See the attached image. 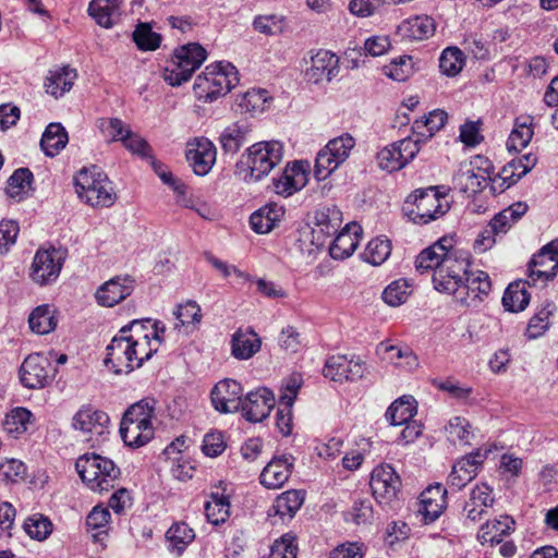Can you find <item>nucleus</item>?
<instances>
[{
    "label": "nucleus",
    "mask_w": 558,
    "mask_h": 558,
    "mask_svg": "<svg viewBox=\"0 0 558 558\" xmlns=\"http://www.w3.org/2000/svg\"><path fill=\"white\" fill-rule=\"evenodd\" d=\"M83 483L93 492L102 493L116 487L121 471L116 463L97 453H86L75 463Z\"/></svg>",
    "instance_id": "1"
},
{
    "label": "nucleus",
    "mask_w": 558,
    "mask_h": 558,
    "mask_svg": "<svg viewBox=\"0 0 558 558\" xmlns=\"http://www.w3.org/2000/svg\"><path fill=\"white\" fill-rule=\"evenodd\" d=\"M239 83L238 71L231 63L219 62L206 66L194 82V93L199 100L214 101L229 93Z\"/></svg>",
    "instance_id": "2"
},
{
    "label": "nucleus",
    "mask_w": 558,
    "mask_h": 558,
    "mask_svg": "<svg viewBox=\"0 0 558 558\" xmlns=\"http://www.w3.org/2000/svg\"><path fill=\"white\" fill-rule=\"evenodd\" d=\"M75 187L78 197L92 207H110L117 199L112 182L97 167L82 169L75 177Z\"/></svg>",
    "instance_id": "3"
},
{
    "label": "nucleus",
    "mask_w": 558,
    "mask_h": 558,
    "mask_svg": "<svg viewBox=\"0 0 558 558\" xmlns=\"http://www.w3.org/2000/svg\"><path fill=\"white\" fill-rule=\"evenodd\" d=\"M449 204L435 186L416 190L405 201L404 211L416 225H426L445 215Z\"/></svg>",
    "instance_id": "4"
},
{
    "label": "nucleus",
    "mask_w": 558,
    "mask_h": 558,
    "mask_svg": "<svg viewBox=\"0 0 558 558\" xmlns=\"http://www.w3.org/2000/svg\"><path fill=\"white\" fill-rule=\"evenodd\" d=\"M207 58L206 50L196 43L187 44L175 49L174 54L163 72V78L172 86H179L189 81L193 73Z\"/></svg>",
    "instance_id": "5"
},
{
    "label": "nucleus",
    "mask_w": 558,
    "mask_h": 558,
    "mask_svg": "<svg viewBox=\"0 0 558 558\" xmlns=\"http://www.w3.org/2000/svg\"><path fill=\"white\" fill-rule=\"evenodd\" d=\"M469 267L471 264L468 254L454 250L433 274L435 290L452 295L457 301V294L468 275Z\"/></svg>",
    "instance_id": "6"
},
{
    "label": "nucleus",
    "mask_w": 558,
    "mask_h": 558,
    "mask_svg": "<svg viewBox=\"0 0 558 558\" xmlns=\"http://www.w3.org/2000/svg\"><path fill=\"white\" fill-rule=\"evenodd\" d=\"M66 256V251L61 247H39L29 269L31 279L41 287L52 284L58 280Z\"/></svg>",
    "instance_id": "7"
},
{
    "label": "nucleus",
    "mask_w": 558,
    "mask_h": 558,
    "mask_svg": "<svg viewBox=\"0 0 558 558\" xmlns=\"http://www.w3.org/2000/svg\"><path fill=\"white\" fill-rule=\"evenodd\" d=\"M49 354L35 352L28 354L19 368L21 385L27 389H44L54 379L57 369Z\"/></svg>",
    "instance_id": "8"
},
{
    "label": "nucleus",
    "mask_w": 558,
    "mask_h": 558,
    "mask_svg": "<svg viewBox=\"0 0 558 558\" xmlns=\"http://www.w3.org/2000/svg\"><path fill=\"white\" fill-rule=\"evenodd\" d=\"M283 145L278 141L259 142L247 149L250 173L244 180L258 181L267 175L282 159Z\"/></svg>",
    "instance_id": "9"
},
{
    "label": "nucleus",
    "mask_w": 558,
    "mask_h": 558,
    "mask_svg": "<svg viewBox=\"0 0 558 558\" xmlns=\"http://www.w3.org/2000/svg\"><path fill=\"white\" fill-rule=\"evenodd\" d=\"M354 146L355 140L348 133L330 140L316 156L314 169L315 177L318 180L327 179L348 159Z\"/></svg>",
    "instance_id": "10"
},
{
    "label": "nucleus",
    "mask_w": 558,
    "mask_h": 558,
    "mask_svg": "<svg viewBox=\"0 0 558 558\" xmlns=\"http://www.w3.org/2000/svg\"><path fill=\"white\" fill-rule=\"evenodd\" d=\"M489 167L488 160L481 156H477L474 161L460 165L452 178L453 189L468 196L481 192L489 179Z\"/></svg>",
    "instance_id": "11"
},
{
    "label": "nucleus",
    "mask_w": 558,
    "mask_h": 558,
    "mask_svg": "<svg viewBox=\"0 0 558 558\" xmlns=\"http://www.w3.org/2000/svg\"><path fill=\"white\" fill-rule=\"evenodd\" d=\"M106 350L104 362L114 374H129L138 368V364L135 363V350L132 342L126 339V328L120 329Z\"/></svg>",
    "instance_id": "12"
},
{
    "label": "nucleus",
    "mask_w": 558,
    "mask_h": 558,
    "mask_svg": "<svg viewBox=\"0 0 558 558\" xmlns=\"http://www.w3.org/2000/svg\"><path fill=\"white\" fill-rule=\"evenodd\" d=\"M490 291L492 281L488 274L469 267L456 302L465 307H477Z\"/></svg>",
    "instance_id": "13"
},
{
    "label": "nucleus",
    "mask_w": 558,
    "mask_h": 558,
    "mask_svg": "<svg viewBox=\"0 0 558 558\" xmlns=\"http://www.w3.org/2000/svg\"><path fill=\"white\" fill-rule=\"evenodd\" d=\"M529 280L533 284H545L558 271V241H551L534 254L527 266Z\"/></svg>",
    "instance_id": "14"
},
{
    "label": "nucleus",
    "mask_w": 558,
    "mask_h": 558,
    "mask_svg": "<svg viewBox=\"0 0 558 558\" xmlns=\"http://www.w3.org/2000/svg\"><path fill=\"white\" fill-rule=\"evenodd\" d=\"M369 485L374 498L379 504L388 505L397 499L401 478L390 464H380L373 470Z\"/></svg>",
    "instance_id": "15"
},
{
    "label": "nucleus",
    "mask_w": 558,
    "mask_h": 558,
    "mask_svg": "<svg viewBox=\"0 0 558 558\" xmlns=\"http://www.w3.org/2000/svg\"><path fill=\"white\" fill-rule=\"evenodd\" d=\"M365 362L355 355L350 359L347 355H332L325 362L324 376L333 381H355L364 376Z\"/></svg>",
    "instance_id": "16"
},
{
    "label": "nucleus",
    "mask_w": 558,
    "mask_h": 558,
    "mask_svg": "<svg viewBox=\"0 0 558 558\" xmlns=\"http://www.w3.org/2000/svg\"><path fill=\"white\" fill-rule=\"evenodd\" d=\"M489 450L476 449L475 451L459 459L452 466L448 476L447 484L454 490L462 489L478 473L484 461L487 459Z\"/></svg>",
    "instance_id": "17"
},
{
    "label": "nucleus",
    "mask_w": 558,
    "mask_h": 558,
    "mask_svg": "<svg viewBox=\"0 0 558 558\" xmlns=\"http://www.w3.org/2000/svg\"><path fill=\"white\" fill-rule=\"evenodd\" d=\"M217 149L206 137H196L187 143L186 159L197 175L207 174L216 162Z\"/></svg>",
    "instance_id": "18"
},
{
    "label": "nucleus",
    "mask_w": 558,
    "mask_h": 558,
    "mask_svg": "<svg viewBox=\"0 0 558 558\" xmlns=\"http://www.w3.org/2000/svg\"><path fill=\"white\" fill-rule=\"evenodd\" d=\"M340 73V58L329 51L320 49L311 58V66L305 75L310 82L315 84L324 81L331 82Z\"/></svg>",
    "instance_id": "19"
},
{
    "label": "nucleus",
    "mask_w": 558,
    "mask_h": 558,
    "mask_svg": "<svg viewBox=\"0 0 558 558\" xmlns=\"http://www.w3.org/2000/svg\"><path fill=\"white\" fill-rule=\"evenodd\" d=\"M275 405L274 393L260 387L250 391L240 407L242 415L250 422H262L266 418Z\"/></svg>",
    "instance_id": "20"
},
{
    "label": "nucleus",
    "mask_w": 558,
    "mask_h": 558,
    "mask_svg": "<svg viewBox=\"0 0 558 558\" xmlns=\"http://www.w3.org/2000/svg\"><path fill=\"white\" fill-rule=\"evenodd\" d=\"M210 397L217 411L221 413L236 412L242 404V386L234 379H223L215 385Z\"/></svg>",
    "instance_id": "21"
},
{
    "label": "nucleus",
    "mask_w": 558,
    "mask_h": 558,
    "mask_svg": "<svg viewBox=\"0 0 558 558\" xmlns=\"http://www.w3.org/2000/svg\"><path fill=\"white\" fill-rule=\"evenodd\" d=\"M134 290V279L130 276H117L102 283L95 298L99 305L112 307L125 300Z\"/></svg>",
    "instance_id": "22"
},
{
    "label": "nucleus",
    "mask_w": 558,
    "mask_h": 558,
    "mask_svg": "<svg viewBox=\"0 0 558 558\" xmlns=\"http://www.w3.org/2000/svg\"><path fill=\"white\" fill-rule=\"evenodd\" d=\"M293 460L290 454L274 457L259 475L260 484L269 489L282 487L292 473Z\"/></svg>",
    "instance_id": "23"
},
{
    "label": "nucleus",
    "mask_w": 558,
    "mask_h": 558,
    "mask_svg": "<svg viewBox=\"0 0 558 558\" xmlns=\"http://www.w3.org/2000/svg\"><path fill=\"white\" fill-rule=\"evenodd\" d=\"M109 416L104 411L90 405L82 407L72 418V427L84 435H102L109 424Z\"/></svg>",
    "instance_id": "24"
},
{
    "label": "nucleus",
    "mask_w": 558,
    "mask_h": 558,
    "mask_svg": "<svg viewBox=\"0 0 558 558\" xmlns=\"http://www.w3.org/2000/svg\"><path fill=\"white\" fill-rule=\"evenodd\" d=\"M447 490L440 485L436 484L427 487L420 496V509L425 522H434L447 506Z\"/></svg>",
    "instance_id": "25"
},
{
    "label": "nucleus",
    "mask_w": 558,
    "mask_h": 558,
    "mask_svg": "<svg viewBox=\"0 0 558 558\" xmlns=\"http://www.w3.org/2000/svg\"><path fill=\"white\" fill-rule=\"evenodd\" d=\"M454 250L451 247L450 242L446 238H441L430 246L424 248L415 259V268L421 274L429 270H436L442 264L445 258L450 255Z\"/></svg>",
    "instance_id": "26"
},
{
    "label": "nucleus",
    "mask_w": 558,
    "mask_h": 558,
    "mask_svg": "<svg viewBox=\"0 0 558 558\" xmlns=\"http://www.w3.org/2000/svg\"><path fill=\"white\" fill-rule=\"evenodd\" d=\"M361 226L349 223L339 232L329 246V254L333 259L350 257L359 246Z\"/></svg>",
    "instance_id": "27"
},
{
    "label": "nucleus",
    "mask_w": 558,
    "mask_h": 558,
    "mask_svg": "<svg viewBox=\"0 0 558 558\" xmlns=\"http://www.w3.org/2000/svg\"><path fill=\"white\" fill-rule=\"evenodd\" d=\"M76 77V70L69 65L50 69L44 82L45 90L58 99L71 90Z\"/></svg>",
    "instance_id": "28"
},
{
    "label": "nucleus",
    "mask_w": 558,
    "mask_h": 558,
    "mask_svg": "<svg viewBox=\"0 0 558 558\" xmlns=\"http://www.w3.org/2000/svg\"><path fill=\"white\" fill-rule=\"evenodd\" d=\"M306 172L300 162L287 166L283 172L274 179L275 192L282 196H290L306 184Z\"/></svg>",
    "instance_id": "29"
},
{
    "label": "nucleus",
    "mask_w": 558,
    "mask_h": 558,
    "mask_svg": "<svg viewBox=\"0 0 558 558\" xmlns=\"http://www.w3.org/2000/svg\"><path fill=\"white\" fill-rule=\"evenodd\" d=\"M122 3L123 0H92L88 13L98 25L110 28L120 19Z\"/></svg>",
    "instance_id": "30"
},
{
    "label": "nucleus",
    "mask_w": 558,
    "mask_h": 558,
    "mask_svg": "<svg viewBox=\"0 0 558 558\" xmlns=\"http://www.w3.org/2000/svg\"><path fill=\"white\" fill-rule=\"evenodd\" d=\"M259 336L251 328L238 329L231 338V353L238 360H248L260 349Z\"/></svg>",
    "instance_id": "31"
},
{
    "label": "nucleus",
    "mask_w": 558,
    "mask_h": 558,
    "mask_svg": "<svg viewBox=\"0 0 558 558\" xmlns=\"http://www.w3.org/2000/svg\"><path fill=\"white\" fill-rule=\"evenodd\" d=\"M514 530V520L508 515H501L499 519L487 521L478 531L477 539L482 545L500 544L502 538Z\"/></svg>",
    "instance_id": "32"
},
{
    "label": "nucleus",
    "mask_w": 558,
    "mask_h": 558,
    "mask_svg": "<svg viewBox=\"0 0 558 558\" xmlns=\"http://www.w3.org/2000/svg\"><path fill=\"white\" fill-rule=\"evenodd\" d=\"M436 31L435 21L428 15H417L404 20L398 27L403 38L411 40H424L434 35Z\"/></svg>",
    "instance_id": "33"
},
{
    "label": "nucleus",
    "mask_w": 558,
    "mask_h": 558,
    "mask_svg": "<svg viewBox=\"0 0 558 558\" xmlns=\"http://www.w3.org/2000/svg\"><path fill=\"white\" fill-rule=\"evenodd\" d=\"M534 118L522 114L515 118L513 129L507 140L509 151H520L525 148L534 135Z\"/></svg>",
    "instance_id": "34"
},
{
    "label": "nucleus",
    "mask_w": 558,
    "mask_h": 558,
    "mask_svg": "<svg viewBox=\"0 0 558 558\" xmlns=\"http://www.w3.org/2000/svg\"><path fill=\"white\" fill-rule=\"evenodd\" d=\"M448 119L446 111L441 109H435L428 114H424L421 119H416L412 124V132L414 136L427 142L438 131H440Z\"/></svg>",
    "instance_id": "35"
},
{
    "label": "nucleus",
    "mask_w": 558,
    "mask_h": 558,
    "mask_svg": "<svg viewBox=\"0 0 558 558\" xmlns=\"http://www.w3.org/2000/svg\"><path fill=\"white\" fill-rule=\"evenodd\" d=\"M250 132V125L243 121H238L227 126L219 137L222 150L230 155L236 154L246 143Z\"/></svg>",
    "instance_id": "36"
},
{
    "label": "nucleus",
    "mask_w": 558,
    "mask_h": 558,
    "mask_svg": "<svg viewBox=\"0 0 558 558\" xmlns=\"http://www.w3.org/2000/svg\"><path fill=\"white\" fill-rule=\"evenodd\" d=\"M283 215V207L277 204H268L251 215V228L256 233H268L275 228L276 223L280 221Z\"/></svg>",
    "instance_id": "37"
},
{
    "label": "nucleus",
    "mask_w": 558,
    "mask_h": 558,
    "mask_svg": "<svg viewBox=\"0 0 558 558\" xmlns=\"http://www.w3.org/2000/svg\"><path fill=\"white\" fill-rule=\"evenodd\" d=\"M303 501V492L296 489L287 490L276 498L269 510V515H278L281 520L291 519L301 508Z\"/></svg>",
    "instance_id": "38"
},
{
    "label": "nucleus",
    "mask_w": 558,
    "mask_h": 558,
    "mask_svg": "<svg viewBox=\"0 0 558 558\" xmlns=\"http://www.w3.org/2000/svg\"><path fill=\"white\" fill-rule=\"evenodd\" d=\"M34 422L35 417L28 409L16 407L7 413L2 426L8 435L17 438L26 433Z\"/></svg>",
    "instance_id": "39"
},
{
    "label": "nucleus",
    "mask_w": 558,
    "mask_h": 558,
    "mask_svg": "<svg viewBox=\"0 0 558 558\" xmlns=\"http://www.w3.org/2000/svg\"><path fill=\"white\" fill-rule=\"evenodd\" d=\"M417 412L416 401L411 396H403L393 401L386 411V418L391 425L412 422Z\"/></svg>",
    "instance_id": "40"
},
{
    "label": "nucleus",
    "mask_w": 558,
    "mask_h": 558,
    "mask_svg": "<svg viewBox=\"0 0 558 558\" xmlns=\"http://www.w3.org/2000/svg\"><path fill=\"white\" fill-rule=\"evenodd\" d=\"M529 284L530 281L518 280L508 286L502 296L505 310L518 313L529 305L531 299L526 289Z\"/></svg>",
    "instance_id": "41"
},
{
    "label": "nucleus",
    "mask_w": 558,
    "mask_h": 558,
    "mask_svg": "<svg viewBox=\"0 0 558 558\" xmlns=\"http://www.w3.org/2000/svg\"><path fill=\"white\" fill-rule=\"evenodd\" d=\"M527 205L518 202L501 210L489 221L488 226L498 234L507 233L511 227L527 211Z\"/></svg>",
    "instance_id": "42"
},
{
    "label": "nucleus",
    "mask_w": 558,
    "mask_h": 558,
    "mask_svg": "<svg viewBox=\"0 0 558 558\" xmlns=\"http://www.w3.org/2000/svg\"><path fill=\"white\" fill-rule=\"evenodd\" d=\"M314 233L331 236L336 234L342 222V214L336 206L323 207L315 211Z\"/></svg>",
    "instance_id": "43"
},
{
    "label": "nucleus",
    "mask_w": 558,
    "mask_h": 558,
    "mask_svg": "<svg viewBox=\"0 0 558 558\" xmlns=\"http://www.w3.org/2000/svg\"><path fill=\"white\" fill-rule=\"evenodd\" d=\"M69 141L61 123H50L40 140V146L47 156L53 157L62 150Z\"/></svg>",
    "instance_id": "44"
},
{
    "label": "nucleus",
    "mask_w": 558,
    "mask_h": 558,
    "mask_svg": "<svg viewBox=\"0 0 558 558\" xmlns=\"http://www.w3.org/2000/svg\"><path fill=\"white\" fill-rule=\"evenodd\" d=\"M29 328L37 335H47L57 327L54 308L49 304H43L32 311L28 316Z\"/></svg>",
    "instance_id": "45"
},
{
    "label": "nucleus",
    "mask_w": 558,
    "mask_h": 558,
    "mask_svg": "<svg viewBox=\"0 0 558 558\" xmlns=\"http://www.w3.org/2000/svg\"><path fill=\"white\" fill-rule=\"evenodd\" d=\"M126 328V339L129 341H137L140 338L153 339L155 342L161 343V335L165 332V327H158L157 322L151 319L133 320L131 324L123 326Z\"/></svg>",
    "instance_id": "46"
},
{
    "label": "nucleus",
    "mask_w": 558,
    "mask_h": 558,
    "mask_svg": "<svg viewBox=\"0 0 558 558\" xmlns=\"http://www.w3.org/2000/svg\"><path fill=\"white\" fill-rule=\"evenodd\" d=\"M156 400L153 398H144L141 401L132 404L123 417L126 421H132L135 424L144 426L146 429H154L151 418L155 415Z\"/></svg>",
    "instance_id": "47"
},
{
    "label": "nucleus",
    "mask_w": 558,
    "mask_h": 558,
    "mask_svg": "<svg viewBox=\"0 0 558 558\" xmlns=\"http://www.w3.org/2000/svg\"><path fill=\"white\" fill-rule=\"evenodd\" d=\"M207 520L214 525H219L227 521L230 515L229 498L220 493H211L209 499L204 505Z\"/></svg>",
    "instance_id": "48"
},
{
    "label": "nucleus",
    "mask_w": 558,
    "mask_h": 558,
    "mask_svg": "<svg viewBox=\"0 0 558 558\" xmlns=\"http://www.w3.org/2000/svg\"><path fill=\"white\" fill-rule=\"evenodd\" d=\"M120 434L124 444L132 448H138L146 445L154 436V429H146L142 425L122 417L120 424Z\"/></svg>",
    "instance_id": "49"
},
{
    "label": "nucleus",
    "mask_w": 558,
    "mask_h": 558,
    "mask_svg": "<svg viewBox=\"0 0 558 558\" xmlns=\"http://www.w3.org/2000/svg\"><path fill=\"white\" fill-rule=\"evenodd\" d=\"M166 536L170 549L181 555L185 547L194 539L195 533L185 522H178L170 526Z\"/></svg>",
    "instance_id": "50"
},
{
    "label": "nucleus",
    "mask_w": 558,
    "mask_h": 558,
    "mask_svg": "<svg viewBox=\"0 0 558 558\" xmlns=\"http://www.w3.org/2000/svg\"><path fill=\"white\" fill-rule=\"evenodd\" d=\"M465 65L464 53L458 47H448L439 58L440 72L447 76L458 75Z\"/></svg>",
    "instance_id": "51"
},
{
    "label": "nucleus",
    "mask_w": 558,
    "mask_h": 558,
    "mask_svg": "<svg viewBox=\"0 0 558 558\" xmlns=\"http://www.w3.org/2000/svg\"><path fill=\"white\" fill-rule=\"evenodd\" d=\"M554 308L551 303H547L531 317L525 330V336L529 339H536L545 333L549 328Z\"/></svg>",
    "instance_id": "52"
},
{
    "label": "nucleus",
    "mask_w": 558,
    "mask_h": 558,
    "mask_svg": "<svg viewBox=\"0 0 558 558\" xmlns=\"http://www.w3.org/2000/svg\"><path fill=\"white\" fill-rule=\"evenodd\" d=\"M391 254V243L385 238H375L371 240L363 252V259L371 265L379 266Z\"/></svg>",
    "instance_id": "53"
},
{
    "label": "nucleus",
    "mask_w": 558,
    "mask_h": 558,
    "mask_svg": "<svg viewBox=\"0 0 558 558\" xmlns=\"http://www.w3.org/2000/svg\"><path fill=\"white\" fill-rule=\"evenodd\" d=\"M23 529L29 537L44 541L51 534L52 523L41 513H35L24 521Z\"/></svg>",
    "instance_id": "54"
},
{
    "label": "nucleus",
    "mask_w": 558,
    "mask_h": 558,
    "mask_svg": "<svg viewBox=\"0 0 558 558\" xmlns=\"http://www.w3.org/2000/svg\"><path fill=\"white\" fill-rule=\"evenodd\" d=\"M269 96L267 90L253 88L241 96L238 101V106L242 112L254 114L264 111Z\"/></svg>",
    "instance_id": "55"
},
{
    "label": "nucleus",
    "mask_w": 558,
    "mask_h": 558,
    "mask_svg": "<svg viewBox=\"0 0 558 558\" xmlns=\"http://www.w3.org/2000/svg\"><path fill=\"white\" fill-rule=\"evenodd\" d=\"M33 173L27 168H20L8 180L7 193L10 197L22 198L31 187Z\"/></svg>",
    "instance_id": "56"
},
{
    "label": "nucleus",
    "mask_w": 558,
    "mask_h": 558,
    "mask_svg": "<svg viewBox=\"0 0 558 558\" xmlns=\"http://www.w3.org/2000/svg\"><path fill=\"white\" fill-rule=\"evenodd\" d=\"M253 27L260 34L276 36L284 32L286 19L278 14L258 15L253 21Z\"/></svg>",
    "instance_id": "57"
},
{
    "label": "nucleus",
    "mask_w": 558,
    "mask_h": 558,
    "mask_svg": "<svg viewBox=\"0 0 558 558\" xmlns=\"http://www.w3.org/2000/svg\"><path fill=\"white\" fill-rule=\"evenodd\" d=\"M133 41L140 50H156L160 46L161 37L153 32L148 23H140L132 34Z\"/></svg>",
    "instance_id": "58"
},
{
    "label": "nucleus",
    "mask_w": 558,
    "mask_h": 558,
    "mask_svg": "<svg viewBox=\"0 0 558 558\" xmlns=\"http://www.w3.org/2000/svg\"><path fill=\"white\" fill-rule=\"evenodd\" d=\"M412 290L405 279L392 281L383 292V300L390 306H399L410 296Z\"/></svg>",
    "instance_id": "59"
},
{
    "label": "nucleus",
    "mask_w": 558,
    "mask_h": 558,
    "mask_svg": "<svg viewBox=\"0 0 558 558\" xmlns=\"http://www.w3.org/2000/svg\"><path fill=\"white\" fill-rule=\"evenodd\" d=\"M173 315L178 322L175 323V328L198 324L202 319L201 307L195 301H186L184 304H179Z\"/></svg>",
    "instance_id": "60"
},
{
    "label": "nucleus",
    "mask_w": 558,
    "mask_h": 558,
    "mask_svg": "<svg viewBox=\"0 0 558 558\" xmlns=\"http://www.w3.org/2000/svg\"><path fill=\"white\" fill-rule=\"evenodd\" d=\"M298 550L295 536L287 533L275 541L270 548L269 558H298Z\"/></svg>",
    "instance_id": "61"
},
{
    "label": "nucleus",
    "mask_w": 558,
    "mask_h": 558,
    "mask_svg": "<svg viewBox=\"0 0 558 558\" xmlns=\"http://www.w3.org/2000/svg\"><path fill=\"white\" fill-rule=\"evenodd\" d=\"M412 73L413 60L410 56L395 59L386 66V74L398 82H404Z\"/></svg>",
    "instance_id": "62"
},
{
    "label": "nucleus",
    "mask_w": 558,
    "mask_h": 558,
    "mask_svg": "<svg viewBox=\"0 0 558 558\" xmlns=\"http://www.w3.org/2000/svg\"><path fill=\"white\" fill-rule=\"evenodd\" d=\"M426 143L424 140L418 138V136H408L403 140H400L393 143L398 149V157L402 160V162L408 165L421 149V145Z\"/></svg>",
    "instance_id": "63"
},
{
    "label": "nucleus",
    "mask_w": 558,
    "mask_h": 558,
    "mask_svg": "<svg viewBox=\"0 0 558 558\" xmlns=\"http://www.w3.org/2000/svg\"><path fill=\"white\" fill-rule=\"evenodd\" d=\"M398 149L395 144L384 147L377 154V162L379 168L389 172L402 169L404 163L398 157Z\"/></svg>",
    "instance_id": "64"
}]
</instances>
